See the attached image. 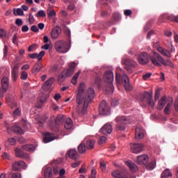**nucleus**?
<instances>
[{
  "mask_svg": "<svg viewBox=\"0 0 178 178\" xmlns=\"http://www.w3.org/2000/svg\"><path fill=\"white\" fill-rule=\"evenodd\" d=\"M145 131L142 127H136L135 131V139L136 140H140L144 138Z\"/></svg>",
  "mask_w": 178,
  "mask_h": 178,
  "instance_id": "nucleus-16",
  "label": "nucleus"
},
{
  "mask_svg": "<svg viewBox=\"0 0 178 178\" xmlns=\"http://www.w3.org/2000/svg\"><path fill=\"white\" fill-rule=\"evenodd\" d=\"M107 140V138L106 136H101L99 138V144L103 145L106 143V140Z\"/></svg>",
  "mask_w": 178,
  "mask_h": 178,
  "instance_id": "nucleus-58",
  "label": "nucleus"
},
{
  "mask_svg": "<svg viewBox=\"0 0 178 178\" xmlns=\"http://www.w3.org/2000/svg\"><path fill=\"white\" fill-rule=\"evenodd\" d=\"M52 177V169L50 167H47L44 171V178H51Z\"/></svg>",
  "mask_w": 178,
  "mask_h": 178,
  "instance_id": "nucleus-32",
  "label": "nucleus"
},
{
  "mask_svg": "<svg viewBox=\"0 0 178 178\" xmlns=\"http://www.w3.org/2000/svg\"><path fill=\"white\" fill-rule=\"evenodd\" d=\"M111 176L114 178H127L128 172L125 170H114L111 171Z\"/></svg>",
  "mask_w": 178,
  "mask_h": 178,
  "instance_id": "nucleus-8",
  "label": "nucleus"
},
{
  "mask_svg": "<svg viewBox=\"0 0 178 178\" xmlns=\"http://www.w3.org/2000/svg\"><path fill=\"white\" fill-rule=\"evenodd\" d=\"M27 165L23 161H15L12 163V168L13 171H20L22 169L26 170Z\"/></svg>",
  "mask_w": 178,
  "mask_h": 178,
  "instance_id": "nucleus-10",
  "label": "nucleus"
},
{
  "mask_svg": "<svg viewBox=\"0 0 178 178\" xmlns=\"http://www.w3.org/2000/svg\"><path fill=\"white\" fill-rule=\"evenodd\" d=\"M73 126V122L71 118H67L65 123V129L66 130H70Z\"/></svg>",
  "mask_w": 178,
  "mask_h": 178,
  "instance_id": "nucleus-34",
  "label": "nucleus"
},
{
  "mask_svg": "<svg viewBox=\"0 0 178 178\" xmlns=\"http://www.w3.org/2000/svg\"><path fill=\"white\" fill-rule=\"evenodd\" d=\"M44 143H49L55 140L54 136H52L49 132L46 133L43 138Z\"/></svg>",
  "mask_w": 178,
  "mask_h": 178,
  "instance_id": "nucleus-31",
  "label": "nucleus"
},
{
  "mask_svg": "<svg viewBox=\"0 0 178 178\" xmlns=\"http://www.w3.org/2000/svg\"><path fill=\"white\" fill-rule=\"evenodd\" d=\"M63 72H65V75L67 77L71 76L74 72V71L73 70H71L70 68L66 69V70H63Z\"/></svg>",
  "mask_w": 178,
  "mask_h": 178,
  "instance_id": "nucleus-44",
  "label": "nucleus"
},
{
  "mask_svg": "<svg viewBox=\"0 0 178 178\" xmlns=\"http://www.w3.org/2000/svg\"><path fill=\"white\" fill-rule=\"evenodd\" d=\"M160 96H161V93H160V90L159 89H157L156 91H155V95H154V99L156 101L159 100V98H160Z\"/></svg>",
  "mask_w": 178,
  "mask_h": 178,
  "instance_id": "nucleus-51",
  "label": "nucleus"
},
{
  "mask_svg": "<svg viewBox=\"0 0 178 178\" xmlns=\"http://www.w3.org/2000/svg\"><path fill=\"white\" fill-rule=\"evenodd\" d=\"M122 65H125V70L129 74L133 72L131 68H136L137 66L136 62L132 60L131 59H127L122 60Z\"/></svg>",
  "mask_w": 178,
  "mask_h": 178,
  "instance_id": "nucleus-6",
  "label": "nucleus"
},
{
  "mask_svg": "<svg viewBox=\"0 0 178 178\" xmlns=\"http://www.w3.org/2000/svg\"><path fill=\"white\" fill-rule=\"evenodd\" d=\"M27 76H29V74L26 72H23L21 74V79L26 80L27 79Z\"/></svg>",
  "mask_w": 178,
  "mask_h": 178,
  "instance_id": "nucleus-57",
  "label": "nucleus"
},
{
  "mask_svg": "<svg viewBox=\"0 0 178 178\" xmlns=\"http://www.w3.org/2000/svg\"><path fill=\"white\" fill-rule=\"evenodd\" d=\"M6 99L7 104L11 108H13V106L17 104V102L15 101L14 97L10 94L6 95Z\"/></svg>",
  "mask_w": 178,
  "mask_h": 178,
  "instance_id": "nucleus-22",
  "label": "nucleus"
},
{
  "mask_svg": "<svg viewBox=\"0 0 178 178\" xmlns=\"http://www.w3.org/2000/svg\"><path fill=\"white\" fill-rule=\"evenodd\" d=\"M172 177V173L170 169L167 168L165 170H163V172L161 173V177L166 178V177Z\"/></svg>",
  "mask_w": 178,
  "mask_h": 178,
  "instance_id": "nucleus-36",
  "label": "nucleus"
},
{
  "mask_svg": "<svg viewBox=\"0 0 178 178\" xmlns=\"http://www.w3.org/2000/svg\"><path fill=\"white\" fill-rule=\"evenodd\" d=\"M95 145V141L94 140H88L86 142V148L88 149H92Z\"/></svg>",
  "mask_w": 178,
  "mask_h": 178,
  "instance_id": "nucleus-39",
  "label": "nucleus"
},
{
  "mask_svg": "<svg viewBox=\"0 0 178 178\" xmlns=\"http://www.w3.org/2000/svg\"><path fill=\"white\" fill-rule=\"evenodd\" d=\"M47 15H49V17H53L56 16V13L55 12L54 10H53L52 8H51L50 10L48 9V10H47Z\"/></svg>",
  "mask_w": 178,
  "mask_h": 178,
  "instance_id": "nucleus-47",
  "label": "nucleus"
},
{
  "mask_svg": "<svg viewBox=\"0 0 178 178\" xmlns=\"http://www.w3.org/2000/svg\"><path fill=\"white\" fill-rule=\"evenodd\" d=\"M15 24L20 27L23 25V21L20 19V18H17V19H15Z\"/></svg>",
  "mask_w": 178,
  "mask_h": 178,
  "instance_id": "nucleus-52",
  "label": "nucleus"
},
{
  "mask_svg": "<svg viewBox=\"0 0 178 178\" xmlns=\"http://www.w3.org/2000/svg\"><path fill=\"white\" fill-rule=\"evenodd\" d=\"M113 72L112 71H107L105 72L104 75V80L106 83V84L113 83Z\"/></svg>",
  "mask_w": 178,
  "mask_h": 178,
  "instance_id": "nucleus-14",
  "label": "nucleus"
},
{
  "mask_svg": "<svg viewBox=\"0 0 178 178\" xmlns=\"http://www.w3.org/2000/svg\"><path fill=\"white\" fill-rule=\"evenodd\" d=\"M1 90L3 92L6 93L10 86V79L9 78L4 76L1 79Z\"/></svg>",
  "mask_w": 178,
  "mask_h": 178,
  "instance_id": "nucleus-13",
  "label": "nucleus"
},
{
  "mask_svg": "<svg viewBox=\"0 0 178 178\" xmlns=\"http://www.w3.org/2000/svg\"><path fill=\"white\" fill-rule=\"evenodd\" d=\"M15 155L17 158L21 159H27L29 158V154L27 153H25L22 149L16 148L15 149Z\"/></svg>",
  "mask_w": 178,
  "mask_h": 178,
  "instance_id": "nucleus-20",
  "label": "nucleus"
},
{
  "mask_svg": "<svg viewBox=\"0 0 178 178\" xmlns=\"http://www.w3.org/2000/svg\"><path fill=\"white\" fill-rule=\"evenodd\" d=\"M168 19L170 21H173L178 23V16L175 15H170L168 17Z\"/></svg>",
  "mask_w": 178,
  "mask_h": 178,
  "instance_id": "nucleus-49",
  "label": "nucleus"
},
{
  "mask_svg": "<svg viewBox=\"0 0 178 178\" xmlns=\"http://www.w3.org/2000/svg\"><path fill=\"white\" fill-rule=\"evenodd\" d=\"M70 157V159L76 161L78 159V154L76 149H71L67 152L65 157Z\"/></svg>",
  "mask_w": 178,
  "mask_h": 178,
  "instance_id": "nucleus-18",
  "label": "nucleus"
},
{
  "mask_svg": "<svg viewBox=\"0 0 178 178\" xmlns=\"http://www.w3.org/2000/svg\"><path fill=\"white\" fill-rule=\"evenodd\" d=\"M122 72L123 71L120 67H117L115 73V81H117V84L122 83V85H124V88H125V90L127 91L131 90L132 87L130 85L129 78L126 74H124L122 76Z\"/></svg>",
  "mask_w": 178,
  "mask_h": 178,
  "instance_id": "nucleus-2",
  "label": "nucleus"
},
{
  "mask_svg": "<svg viewBox=\"0 0 178 178\" xmlns=\"http://www.w3.org/2000/svg\"><path fill=\"white\" fill-rule=\"evenodd\" d=\"M113 131L112 125L109 123L106 124L100 130L104 135L111 134Z\"/></svg>",
  "mask_w": 178,
  "mask_h": 178,
  "instance_id": "nucleus-17",
  "label": "nucleus"
},
{
  "mask_svg": "<svg viewBox=\"0 0 178 178\" xmlns=\"http://www.w3.org/2000/svg\"><path fill=\"white\" fill-rule=\"evenodd\" d=\"M12 108H15L13 113V116L14 118H17L22 115V108H20V106H18L17 104L13 105Z\"/></svg>",
  "mask_w": 178,
  "mask_h": 178,
  "instance_id": "nucleus-26",
  "label": "nucleus"
},
{
  "mask_svg": "<svg viewBox=\"0 0 178 178\" xmlns=\"http://www.w3.org/2000/svg\"><path fill=\"white\" fill-rule=\"evenodd\" d=\"M126 129V124H117V131H122Z\"/></svg>",
  "mask_w": 178,
  "mask_h": 178,
  "instance_id": "nucleus-45",
  "label": "nucleus"
},
{
  "mask_svg": "<svg viewBox=\"0 0 178 178\" xmlns=\"http://www.w3.org/2000/svg\"><path fill=\"white\" fill-rule=\"evenodd\" d=\"M12 131L18 135H23L24 134V131L20 128V127L17 126V125H15L12 127Z\"/></svg>",
  "mask_w": 178,
  "mask_h": 178,
  "instance_id": "nucleus-29",
  "label": "nucleus"
},
{
  "mask_svg": "<svg viewBox=\"0 0 178 178\" xmlns=\"http://www.w3.org/2000/svg\"><path fill=\"white\" fill-rule=\"evenodd\" d=\"M104 90H106L108 95L112 94L114 91V87H113V83H106V86H105Z\"/></svg>",
  "mask_w": 178,
  "mask_h": 178,
  "instance_id": "nucleus-33",
  "label": "nucleus"
},
{
  "mask_svg": "<svg viewBox=\"0 0 178 178\" xmlns=\"http://www.w3.org/2000/svg\"><path fill=\"white\" fill-rule=\"evenodd\" d=\"M100 168H101L102 172H105L106 171V163L104 161V162H100Z\"/></svg>",
  "mask_w": 178,
  "mask_h": 178,
  "instance_id": "nucleus-56",
  "label": "nucleus"
},
{
  "mask_svg": "<svg viewBox=\"0 0 178 178\" xmlns=\"http://www.w3.org/2000/svg\"><path fill=\"white\" fill-rule=\"evenodd\" d=\"M130 149L132 153L138 154L144 150V146L140 143H132L130 144Z\"/></svg>",
  "mask_w": 178,
  "mask_h": 178,
  "instance_id": "nucleus-11",
  "label": "nucleus"
},
{
  "mask_svg": "<svg viewBox=\"0 0 178 178\" xmlns=\"http://www.w3.org/2000/svg\"><path fill=\"white\" fill-rule=\"evenodd\" d=\"M162 55H163L168 58L172 57V54H170V52L166 49H164L163 53H162Z\"/></svg>",
  "mask_w": 178,
  "mask_h": 178,
  "instance_id": "nucleus-55",
  "label": "nucleus"
},
{
  "mask_svg": "<svg viewBox=\"0 0 178 178\" xmlns=\"http://www.w3.org/2000/svg\"><path fill=\"white\" fill-rule=\"evenodd\" d=\"M150 60L152 64L157 67H161V64L165 67H174L173 63L170 59L165 60V59L158 53H154V56L150 58Z\"/></svg>",
  "mask_w": 178,
  "mask_h": 178,
  "instance_id": "nucleus-3",
  "label": "nucleus"
},
{
  "mask_svg": "<svg viewBox=\"0 0 178 178\" xmlns=\"http://www.w3.org/2000/svg\"><path fill=\"white\" fill-rule=\"evenodd\" d=\"M47 119V115H44L41 116L40 119L39 120V123H41V124H42L43 123H45Z\"/></svg>",
  "mask_w": 178,
  "mask_h": 178,
  "instance_id": "nucleus-54",
  "label": "nucleus"
},
{
  "mask_svg": "<svg viewBox=\"0 0 178 178\" xmlns=\"http://www.w3.org/2000/svg\"><path fill=\"white\" fill-rule=\"evenodd\" d=\"M60 33V28H53L51 32V39L54 40L56 39L59 37Z\"/></svg>",
  "mask_w": 178,
  "mask_h": 178,
  "instance_id": "nucleus-27",
  "label": "nucleus"
},
{
  "mask_svg": "<svg viewBox=\"0 0 178 178\" xmlns=\"http://www.w3.org/2000/svg\"><path fill=\"white\" fill-rule=\"evenodd\" d=\"M31 31H33L34 33H38L39 31V29L36 25H33L31 27Z\"/></svg>",
  "mask_w": 178,
  "mask_h": 178,
  "instance_id": "nucleus-62",
  "label": "nucleus"
},
{
  "mask_svg": "<svg viewBox=\"0 0 178 178\" xmlns=\"http://www.w3.org/2000/svg\"><path fill=\"white\" fill-rule=\"evenodd\" d=\"M22 149H24L26 152L32 153V152H34V151L35 150V147L34 146V145L27 144V145H23Z\"/></svg>",
  "mask_w": 178,
  "mask_h": 178,
  "instance_id": "nucleus-30",
  "label": "nucleus"
},
{
  "mask_svg": "<svg viewBox=\"0 0 178 178\" xmlns=\"http://www.w3.org/2000/svg\"><path fill=\"white\" fill-rule=\"evenodd\" d=\"M12 79L13 81H16L19 77V65H15L12 70Z\"/></svg>",
  "mask_w": 178,
  "mask_h": 178,
  "instance_id": "nucleus-21",
  "label": "nucleus"
},
{
  "mask_svg": "<svg viewBox=\"0 0 178 178\" xmlns=\"http://www.w3.org/2000/svg\"><path fill=\"white\" fill-rule=\"evenodd\" d=\"M113 19H114V21H119V20H120L121 16H120V13H115L114 14H113Z\"/></svg>",
  "mask_w": 178,
  "mask_h": 178,
  "instance_id": "nucleus-48",
  "label": "nucleus"
},
{
  "mask_svg": "<svg viewBox=\"0 0 178 178\" xmlns=\"http://www.w3.org/2000/svg\"><path fill=\"white\" fill-rule=\"evenodd\" d=\"M124 15L127 17L130 16L132 15V10L130 9H127L125 11H124Z\"/></svg>",
  "mask_w": 178,
  "mask_h": 178,
  "instance_id": "nucleus-60",
  "label": "nucleus"
},
{
  "mask_svg": "<svg viewBox=\"0 0 178 178\" xmlns=\"http://www.w3.org/2000/svg\"><path fill=\"white\" fill-rule=\"evenodd\" d=\"M125 164H127V166L129 168V170L133 173H135L138 170V166L131 161H127Z\"/></svg>",
  "mask_w": 178,
  "mask_h": 178,
  "instance_id": "nucleus-19",
  "label": "nucleus"
},
{
  "mask_svg": "<svg viewBox=\"0 0 178 178\" xmlns=\"http://www.w3.org/2000/svg\"><path fill=\"white\" fill-rule=\"evenodd\" d=\"M156 166V161H152L151 163L146 165V169L147 170H153Z\"/></svg>",
  "mask_w": 178,
  "mask_h": 178,
  "instance_id": "nucleus-40",
  "label": "nucleus"
},
{
  "mask_svg": "<svg viewBox=\"0 0 178 178\" xmlns=\"http://www.w3.org/2000/svg\"><path fill=\"white\" fill-rule=\"evenodd\" d=\"M28 21L30 25H32L33 24H34V22L35 21V19H34V16L33 15L32 13H29Z\"/></svg>",
  "mask_w": 178,
  "mask_h": 178,
  "instance_id": "nucleus-46",
  "label": "nucleus"
},
{
  "mask_svg": "<svg viewBox=\"0 0 178 178\" xmlns=\"http://www.w3.org/2000/svg\"><path fill=\"white\" fill-rule=\"evenodd\" d=\"M8 142L11 146H14L16 145V140L14 138H8Z\"/></svg>",
  "mask_w": 178,
  "mask_h": 178,
  "instance_id": "nucleus-53",
  "label": "nucleus"
},
{
  "mask_svg": "<svg viewBox=\"0 0 178 178\" xmlns=\"http://www.w3.org/2000/svg\"><path fill=\"white\" fill-rule=\"evenodd\" d=\"M167 103L166 97H163L158 102L157 109L162 110Z\"/></svg>",
  "mask_w": 178,
  "mask_h": 178,
  "instance_id": "nucleus-28",
  "label": "nucleus"
},
{
  "mask_svg": "<svg viewBox=\"0 0 178 178\" xmlns=\"http://www.w3.org/2000/svg\"><path fill=\"white\" fill-rule=\"evenodd\" d=\"M67 77L65 75V72L63 71L61 74L58 76V81L59 83H62L64 79Z\"/></svg>",
  "mask_w": 178,
  "mask_h": 178,
  "instance_id": "nucleus-42",
  "label": "nucleus"
},
{
  "mask_svg": "<svg viewBox=\"0 0 178 178\" xmlns=\"http://www.w3.org/2000/svg\"><path fill=\"white\" fill-rule=\"evenodd\" d=\"M87 147L85 145L84 142L82 141L81 143L78 147L79 152L81 154H85L86 152Z\"/></svg>",
  "mask_w": 178,
  "mask_h": 178,
  "instance_id": "nucleus-35",
  "label": "nucleus"
},
{
  "mask_svg": "<svg viewBox=\"0 0 178 178\" xmlns=\"http://www.w3.org/2000/svg\"><path fill=\"white\" fill-rule=\"evenodd\" d=\"M142 102H145V104H148L151 107L154 106L155 103L153 100L152 94L149 92H145L143 94V98L141 99Z\"/></svg>",
  "mask_w": 178,
  "mask_h": 178,
  "instance_id": "nucleus-9",
  "label": "nucleus"
},
{
  "mask_svg": "<svg viewBox=\"0 0 178 178\" xmlns=\"http://www.w3.org/2000/svg\"><path fill=\"white\" fill-rule=\"evenodd\" d=\"M70 48V45H68L67 42L63 40L58 41L55 44L56 50L60 53H67L69 51Z\"/></svg>",
  "mask_w": 178,
  "mask_h": 178,
  "instance_id": "nucleus-5",
  "label": "nucleus"
},
{
  "mask_svg": "<svg viewBox=\"0 0 178 178\" xmlns=\"http://www.w3.org/2000/svg\"><path fill=\"white\" fill-rule=\"evenodd\" d=\"M139 64L145 65L149 63V56L147 53L143 52L139 54L138 57Z\"/></svg>",
  "mask_w": 178,
  "mask_h": 178,
  "instance_id": "nucleus-12",
  "label": "nucleus"
},
{
  "mask_svg": "<svg viewBox=\"0 0 178 178\" xmlns=\"http://www.w3.org/2000/svg\"><path fill=\"white\" fill-rule=\"evenodd\" d=\"M65 120V116L64 115H58L56 118V124L58 126L63 124V122Z\"/></svg>",
  "mask_w": 178,
  "mask_h": 178,
  "instance_id": "nucleus-38",
  "label": "nucleus"
},
{
  "mask_svg": "<svg viewBox=\"0 0 178 178\" xmlns=\"http://www.w3.org/2000/svg\"><path fill=\"white\" fill-rule=\"evenodd\" d=\"M149 161V157L146 154L137 156L136 163L139 165H147Z\"/></svg>",
  "mask_w": 178,
  "mask_h": 178,
  "instance_id": "nucleus-15",
  "label": "nucleus"
},
{
  "mask_svg": "<svg viewBox=\"0 0 178 178\" xmlns=\"http://www.w3.org/2000/svg\"><path fill=\"white\" fill-rule=\"evenodd\" d=\"M11 178H22V175L20 172H15L13 174Z\"/></svg>",
  "mask_w": 178,
  "mask_h": 178,
  "instance_id": "nucleus-61",
  "label": "nucleus"
},
{
  "mask_svg": "<svg viewBox=\"0 0 178 178\" xmlns=\"http://www.w3.org/2000/svg\"><path fill=\"white\" fill-rule=\"evenodd\" d=\"M29 30V26H27V25H23V26L22 27V31L23 33H27V31Z\"/></svg>",
  "mask_w": 178,
  "mask_h": 178,
  "instance_id": "nucleus-63",
  "label": "nucleus"
},
{
  "mask_svg": "<svg viewBox=\"0 0 178 178\" xmlns=\"http://www.w3.org/2000/svg\"><path fill=\"white\" fill-rule=\"evenodd\" d=\"M94 72H95L94 78L91 81V84L95 87H97L100 88L102 87V80L101 79V75L102 72L100 71V70L98 67H95L94 70Z\"/></svg>",
  "mask_w": 178,
  "mask_h": 178,
  "instance_id": "nucleus-4",
  "label": "nucleus"
},
{
  "mask_svg": "<svg viewBox=\"0 0 178 178\" xmlns=\"http://www.w3.org/2000/svg\"><path fill=\"white\" fill-rule=\"evenodd\" d=\"M13 13L15 16H23L24 15V11H23L22 8H17L16 10H13Z\"/></svg>",
  "mask_w": 178,
  "mask_h": 178,
  "instance_id": "nucleus-41",
  "label": "nucleus"
},
{
  "mask_svg": "<svg viewBox=\"0 0 178 178\" xmlns=\"http://www.w3.org/2000/svg\"><path fill=\"white\" fill-rule=\"evenodd\" d=\"M99 112L100 115H110V108L105 100H103L99 106Z\"/></svg>",
  "mask_w": 178,
  "mask_h": 178,
  "instance_id": "nucleus-7",
  "label": "nucleus"
},
{
  "mask_svg": "<svg viewBox=\"0 0 178 178\" xmlns=\"http://www.w3.org/2000/svg\"><path fill=\"white\" fill-rule=\"evenodd\" d=\"M55 79L51 77L49 79H48L44 84L42 86V89L45 91L48 90L51 88L53 83L54 82Z\"/></svg>",
  "mask_w": 178,
  "mask_h": 178,
  "instance_id": "nucleus-24",
  "label": "nucleus"
},
{
  "mask_svg": "<svg viewBox=\"0 0 178 178\" xmlns=\"http://www.w3.org/2000/svg\"><path fill=\"white\" fill-rule=\"evenodd\" d=\"M35 16L36 17H45L46 13L43 10H40L38 13H35Z\"/></svg>",
  "mask_w": 178,
  "mask_h": 178,
  "instance_id": "nucleus-43",
  "label": "nucleus"
},
{
  "mask_svg": "<svg viewBox=\"0 0 178 178\" xmlns=\"http://www.w3.org/2000/svg\"><path fill=\"white\" fill-rule=\"evenodd\" d=\"M115 122L118 124H127V118L124 115L117 116V118H115Z\"/></svg>",
  "mask_w": 178,
  "mask_h": 178,
  "instance_id": "nucleus-25",
  "label": "nucleus"
},
{
  "mask_svg": "<svg viewBox=\"0 0 178 178\" xmlns=\"http://www.w3.org/2000/svg\"><path fill=\"white\" fill-rule=\"evenodd\" d=\"M152 75V73L145 74L143 75V79L144 80H147V79L150 78Z\"/></svg>",
  "mask_w": 178,
  "mask_h": 178,
  "instance_id": "nucleus-64",
  "label": "nucleus"
},
{
  "mask_svg": "<svg viewBox=\"0 0 178 178\" xmlns=\"http://www.w3.org/2000/svg\"><path fill=\"white\" fill-rule=\"evenodd\" d=\"M42 69V64L38 61L33 66L32 73H38Z\"/></svg>",
  "mask_w": 178,
  "mask_h": 178,
  "instance_id": "nucleus-37",
  "label": "nucleus"
},
{
  "mask_svg": "<svg viewBox=\"0 0 178 178\" xmlns=\"http://www.w3.org/2000/svg\"><path fill=\"white\" fill-rule=\"evenodd\" d=\"M83 83H80L79 91L76 95V113L81 118L86 115L88 112V108L90 104L92 103L94 97H95V92L93 88H90L87 90L86 94H84Z\"/></svg>",
  "mask_w": 178,
  "mask_h": 178,
  "instance_id": "nucleus-1",
  "label": "nucleus"
},
{
  "mask_svg": "<svg viewBox=\"0 0 178 178\" xmlns=\"http://www.w3.org/2000/svg\"><path fill=\"white\" fill-rule=\"evenodd\" d=\"M170 107H171V104H168L166 105V106L165 107V108H164V113H165V115H169Z\"/></svg>",
  "mask_w": 178,
  "mask_h": 178,
  "instance_id": "nucleus-50",
  "label": "nucleus"
},
{
  "mask_svg": "<svg viewBox=\"0 0 178 178\" xmlns=\"http://www.w3.org/2000/svg\"><path fill=\"white\" fill-rule=\"evenodd\" d=\"M119 104V100L117 99H113V101H111V106H116Z\"/></svg>",
  "mask_w": 178,
  "mask_h": 178,
  "instance_id": "nucleus-59",
  "label": "nucleus"
},
{
  "mask_svg": "<svg viewBox=\"0 0 178 178\" xmlns=\"http://www.w3.org/2000/svg\"><path fill=\"white\" fill-rule=\"evenodd\" d=\"M44 54H45V52L44 51H42L40 52L39 54H38L37 53L29 54V57L32 58V59L37 58L38 60V62H39L42 60V58L44 56Z\"/></svg>",
  "mask_w": 178,
  "mask_h": 178,
  "instance_id": "nucleus-23",
  "label": "nucleus"
}]
</instances>
